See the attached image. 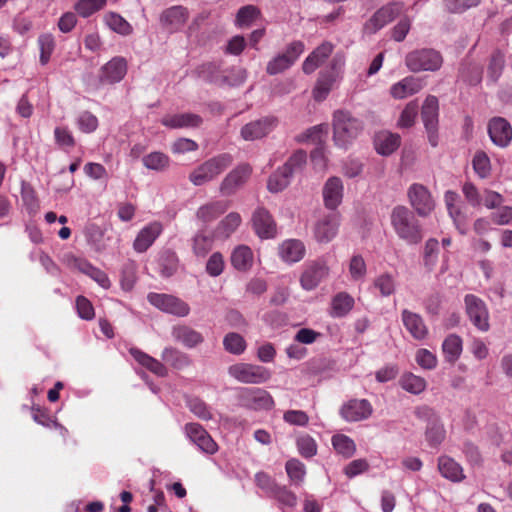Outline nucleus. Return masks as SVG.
Returning a JSON list of instances; mask_svg holds the SVG:
<instances>
[{
    "label": "nucleus",
    "instance_id": "obj_1",
    "mask_svg": "<svg viewBox=\"0 0 512 512\" xmlns=\"http://www.w3.org/2000/svg\"><path fill=\"white\" fill-rule=\"evenodd\" d=\"M392 228L399 239L408 245L419 244L424 231L416 213L404 205L395 206L390 214Z\"/></svg>",
    "mask_w": 512,
    "mask_h": 512
},
{
    "label": "nucleus",
    "instance_id": "obj_2",
    "mask_svg": "<svg viewBox=\"0 0 512 512\" xmlns=\"http://www.w3.org/2000/svg\"><path fill=\"white\" fill-rule=\"evenodd\" d=\"M363 123L346 110H337L333 115V139L338 147L346 148L362 132Z\"/></svg>",
    "mask_w": 512,
    "mask_h": 512
},
{
    "label": "nucleus",
    "instance_id": "obj_3",
    "mask_svg": "<svg viewBox=\"0 0 512 512\" xmlns=\"http://www.w3.org/2000/svg\"><path fill=\"white\" fill-rule=\"evenodd\" d=\"M232 161V156L228 153L217 155L194 169L189 175V180L195 186H201L221 174Z\"/></svg>",
    "mask_w": 512,
    "mask_h": 512
},
{
    "label": "nucleus",
    "instance_id": "obj_4",
    "mask_svg": "<svg viewBox=\"0 0 512 512\" xmlns=\"http://www.w3.org/2000/svg\"><path fill=\"white\" fill-rule=\"evenodd\" d=\"M228 374L244 384H263L270 380L272 373L261 365L236 363L228 367Z\"/></svg>",
    "mask_w": 512,
    "mask_h": 512
},
{
    "label": "nucleus",
    "instance_id": "obj_5",
    "mask_svg": "<svg viewBox=\"0 0 512 512\" xmlns=\"http://www.w3.org/2000/svg\"><path fill=\"white\" fill-rule=\"evenodd\" d=\"M237 400L240 406L254 411H269L275 405L274 399L268 391L255 387L239 388Z\"/></svg>",
    "mask_w": 512,
    "mask_h": 512
},
{
    "label": "nucleus",
    "instance_id": "obj_6",
    "mask_svg": "<svg viewBox=\"0 0 512 512\" xmlns=\"http://www.w3.org/2000/svg\"><path fill=\"white\" fill-rule=\"evenodd\" d=\"M221 66H202L204 68L200 72V77L209 82L224 84L228 86H237L244 82L246 78V70L243 66H224L223 77H214L215 73L221 72Z\"/></svg>",
    "mask_w": 512,
    "mask_h": 512
},
{
    "label": "nucleus",
    "instance_id": "obj_7",
    "mask_svg": "<svg viewBox=\"0 0 512 512\" xmlns=\"http://www.w3.org/2000/svg\"><path fill=\"white\" fill-rule=\"evenodd\" d=\"M407 196L410 205L418 216L426 217L435 208V202L430 191L422 184H412L408 188Z\"/></svg>",
    "mask_w": 512,
    "mask_h": 512
},
{
    "label": "nucleus",
    "instance_id": "obj_8",
    "mask_svg": "<svg viewBox=\"0 0 512 512\" xmlns=\"http://www.w3.org/2000/svg\"><path fill=\"white\" fill-rule=\"evenodd\" d=\"M147 299L151 305L159 310L178 317H185L190 312L189 305L173 295L149 293Z\"/></svg>",
    "mask_w": 512,
    "mask_h": 512
},
{
    "label": "nucleus",
    "instance_id": "obj_9",
    "mask_svg": "<svg viewBox=\"0 0 512 512\" xmlns=\"http://www.w3.org/2000/svg\"><path fill=\"white\" fill-rule=\"evenodd\" d=\"M404 10L402 2H391L379 10L365 23L364 31L369 34L376 33L383 28L386 24L394 20Z\"/></svg>",
    "mask_w": 512,
    "mask_h": 512
},
{
    "label": "nucleus",
    "instance_id": "obj_10",
    "mask_svg": "<svg viewBox=\"0 0 512 512\" xmlns=\"http://www.w3.org/2000/svg\"><path fill=\"white\" fill-rule=\"evenodd\" d=\"M464 302L466 313L473 325L480 331H488L490 328L489 312L484 301L473 294H467Z\"/></svg>",
    "mask_w": 512,
    "mask_h": 512
},
{
    "label": "nucleus",
    "instance_id": "obj_11",
    "mask_svg": "<svg viewBox=\"0 0 512 512\" xmlns=\"http://www.w3.org/2000/svg\"><path fill=\"white\" fill-rule=\"evenodd\" d=\"M277 125L278 119L275 116H265L245 124L240 134L245 141H255L266 137Z\"/></svg>",
    "mask_w": 512,
    "mask_h": 512
},
{
    "label": "nucleus",
    "instance_id": "obj_12",
    "mask_svg": "<svg viewBox=\"0 0 512 512\" xmlns=\"http://www.w3.org/2000/svg\"><path fill=\"white\" fill-rule=\"evenodd\" d=\"M329 274V268L324 260H315L305 264L300 277V284L304 290L315 289Z\"/></svg>",
    "mask_w": 512,
    "mask_h": 512
},
{
    "label": "nucleus",
    "instance_id": "obj_13",
    "mask_svg": "<svg viewBox=\"0 0 512 512\" xmlns=\"http://www.w3.org/2000/svg\"><path fill=\"white\" fill-rule=\"evenodd\" d=\"M373 413V407L367 399H350L342 404L340 416L346 422H359L368 419Z\"/></svg>",
    "mask_w": 512,
    "mask_h": 512
},
{
    "label": "nucleus",
    "instance_id": "obj_14",
    "mask_svg": "<svg viewBox=\"0 0 512 512\" xmlns=\"http://www.w3.org/2000/svg\"><path fill=\"white\" fill-rule=\"evenodd\" d=\"M184 431L189 440L203 453L213 455L217 452V443L200 424L187 423L184 427Z\"/></svg>",
    "mask_w": 512,
    "mask_h": 512
},
{
    "label": "nucleus",
    "instance_id": "obj_15",
    "mask_svg": "<svg viewBox=\"0 0 512 512\" xmlns=\"http://www.w3.org/2000/svg\"><path fill=\"white\" fill-rule=\"evenodd\" d=\"M340 78V66H326L325 69L320 72L313 89L314 99L317 101L326 99L329 92L333 89L334 85L339 82Z\"/></svg>",
    "mask_w": 512,
    "mask_h": 512
},
{
    "label": "nucleus",
    "instance_id": "obj_16",
    "mask_svg": "<svg viewBox=\"0 0 512 512\" xmlns=\"http://www.w3.org/2000/svg\"><path fill=\"white\" fill-rule=\"evenodd\" d=\"M252 226L257 236L261 239H271L277 234V226L272 215L263 207H259L254 211Z\"/></svg>",
    "mask_w": 512,
    "mask_h": 512
},
{
    "label": "nucleus",
    "instance_id": "obj_17",
    "mask_svg": "<svg viewBox=\"0 0 512 512\" xmlns=\"http://www.w3.org/2000/svg\"><path fill=\"white\" fill-rule=\"evenodd\" d=\"M401 321L414 340L423 341L428 337V326L420 314L408 309H403L401 312Z\"/></svg>",
    "mask_w": 512,
    "mask_h": 512
},
{
    "label": "nucleus",
    "instance_id": "obj_18",
    "mask_svg": "<svg viewBox=\"0 0 512 512\" xmlns=\"http://www.w3.org/2000/svg\"><path fill=\"white\" fill-rule=\"evenodd\" d=\"M488 134L495 145L504 148L512 141V126L505 118L494 117L488 123Z\"/></svg>",
    "mask_w": 512,
    "mask_h": 512
},
{
    "label": "nucleus",
    "instance_id": "obj_19",
    "mask_svg": "<svg viewBox=\"0 0 512 512\" xmlns=\"http://www.w3.org/2000/svg\"><path fill=\"white\" fill-rule=\"evenodd\" d=\"M339 216L332 212L319 219L314 227V236L320 243H328L338 233Z\"/></svg>",
    "mask_w": 512,
    "mask_h": 512
},
{
    "label": "nucleus",
    "instance_id": "obj_20",
    "mask_svg": "<svg viewBox=\"0 0 512 512\" xmlns=\"http://www.w3.org/2000/svg\"><path fill=\"white\" fill-rule=\"evenodd\" d=\"M251 171V167L247 164L237 166L222 181L221 193L226 196L234 194L248 180Z\"/></svg>",
    "mask_w": 512,
    "mask_h": 512
},
{
    "label": "nucleus",
    "instance_id": "obj_21",
    "mask_svg": "<svg viewBox=\"0 0 512 512\" xmlns=\"http://www.w3.org/2000/svg\"><path fill=\"white\" fill-rule=\"evenodd\" d=\"M188 10L183 6H172L160 15V22L170 32L180 30L188 19Z\"/></svg>",
    "mask_w": 512,
    "mask_h": 512
},
{
    "label": "nucleus",
    "instance_id": "obj_22",
    "mask_svg": "<svg viewBox=\"0 0 512 512\" xmlns=\"http://www.w3.org/2000/svg\"><path fill=\"white\" fill-rule=\"evenodd\" d=\"M163 227L160 222L154 221L143 227L137 234L133 248L138 253H143L155 242L162 233Z\"/></svg>",
    "mask_w": 512,
    "mask_h": 512
},
{
    "label": "nucleus",
    "instance_id": "obj_23",
    "mask_svg": "<svg viewBox=\"0 0 512 512\" xmlns=\"http://www.w3.org/2000/svg\"><path fill=\"white\" fill-rule=\"evenodd\" d=\"M400 144V135L387 130L379 131L374 138L375 149L382 156L391 155L399 148Z\"/></svg>",
    "mask_w": 512,
    "mask_h": 512
},
{
    "label": "nucleus",
    "instance_id": "obj_24",
    "mask_svg": "<svg viewBox=\"0 0 512 512\" xmlns=\"http://www.w3.org/2000/svg\"><path fill=\"white\" fill-rule=\"evenodd\" d=\"M343 184L340 178H329L323 187V199L328 209H336L342 201Z\"/></svg>",
    "mask_w": 512,
    "mask_h": 512
},
{
    "label": "nucleus",
    "instance_id": "obj_25",
    "mask_svg": "<svg viewBox=\"0 0 512 512\" xmlns=\"http://www.w3.org/2000/svg\"><path fill=\"white\" fill-rule=\"evenodd\" d=\"M438 470L445 479L459 483L465 479L462 466L453 458L443 455L438 458Z\"/></svg>",
    "mask_w": 512,
    "mask_h": 512
},
{
    "label": "nucleus",
    "instance_id": "obj_26",
    "mask_svg": "<svg viewBox=\"0 0 512 512\" xmlns=\"http://www.w3.org/2000/svg\"><path fill=\"white\" fill-rule=\"evenodd\" d=\"M161 123L172 129L194 128L202 123V118L193 113H182L174 115H166L161 119Z\"/></svg>",
    "mask_w": 512,
    "mask_h": 512
},
{
    "label": "nucleus",
    "instance_id": "obj_27",
    "mask_svg": "<svg viewBox=\"0 0 512 512\" xmlns=\"http://www.w3.org/2000/svg\"><path fill=\"white\" fill-rule=\"evenodd\" d=\"M423 86L424 83L421 79L410 76L394 84L390 89V93L395 99H404L418 93Z\"/></svg>",
    "mask_w": 512,
    "mask_h": 512
},
{
    "label": "nucleus",
    "instance_id": "obj_28",
    "mask_svg": "<svg viewBox=\"0 0 512 512\" xmlns=\"http://www.w3.org/2000/svg\"><path fill=\"white\" fill-rule=\"evenodd\" d=\"M174 339L187 348H194L204 341L203 335L186 325H177L172 329Z\"/></svg>",
    "mask_w": 512,
    "mask_h": 512
},
{
    "label": "nucleus",
    "instance_id": "obj_29",
    "mask_svg": "<svg viewBox=\"0 0 512 512\" xmlns=\"http://www.w3.org/2000/svg\"><path fill=\"white\" fill-rule=\"evenodd\" d=\"M129 353L141 366L145 367L150 372L159 377L167 376V368L159 360L153 358L138 348H130Z\"/></svg>",
    "mask_w": 512,
    "mask_h": 512
},
{
    "label": "nucleus",
    "instance_id": "obj_30",
    "mask_svg": "<svg viewBox=\"0 0 512 512\" xmlns=\"http://www.w3.org/2000/svg\"><path fill=\"white\" fill-rule=\"evenodd\" d=\"M441 348L445 361L453 365L463 352V340L459 335L451 333L445 337Z\"/></svg>",
    "mask_w": 512,
    "mask_h": 512
},
{
    "label": "nucleus",
    "instance_id": "obj_31",
    "mask_svg": "<svg viewBox=\"0 0 512 512\" xmlns=\"http://www.w3.org/2000/svg\"><path fill=\"white\" fill-rule=\"evenodd\" d=\"M230 260L236 270L241 272L248 271L253 266V251L247 245H239L232 251Z\"/></svg>",
    "mask_w": 512,
    "mask_h": 512
},
{
    "label": "nucleus",
    "instance_id": "obj_32",
    "mask_svg": "<svg viewBox=\"0 0 512 512\" xmlns=\"http://www.w3.org/2000/svg\"><path fill=\"white\" fill-rule=\"evenodd\" d=\"M279 255L286 262H298L305 255V246L300 240H286L279 247Z\"/></svg>",
    "mask_w": 512,
    "mask_h": 512
},
{
    "label": "nucleus",
    "instance_id": "obj_33",
    "mask_svg": "<svg viewBox=\"0 0 512 512\" xmlns=\"http://www.w3.org/2000/svg\"><path fill=\"white\" fill-rule=\"evenodd\" d=\"M228 208L229 203L227 201H213L199 207V209L196 212V216L202 222L209 223L218 218L223 213H225L228 210Z\"/></svg>",
    "mask_w": 512,
    "mask_h": 512
},
{
    "label": "nucleus",
    "instance_id": "obj_34",
    "mask_svg": "<svg viewBox=\"0 0 512 512\" xmlns=\"http://www.w3.org/2000/svg\"><path fill=\"white\" fill-rule=\"evenodd\" d=\"M354 307V299L347 292L337 293L331 301L330 315L334 318L346 316Z\"/></svg>",
    "mask_w": 512,
    "mask_h": 512
},
{
    "label": "nucleus",
    "instance_id": "obj_35",
    "mask_svg": "<svg viewBox=\"0 0 512 512\" xmlns=\"http://www.w3.org/2000/svg\"><path fill=\"white\" fill-rule=\"evenodd\" d=\"M439 104L435 96H428L422 106L421 118L425 128L438 127Z\"/></svg>",
    "mask_w": 512,
    "mask_h": 512
},
{
    "label": "nucleus",
    "instance_id": "obj_36",
    "mask_svg": "<svg viewBox=\"0 0 512 512\" xmlns=\"http://www.w3.org/2000/svg\"><path fill=\"white\" fill-rule=\"evenodd\" d=\"M442 62L443 58L437 50L423 48L411 52L407 56L406 64H441Z\"/></svg>",
    "mask_w": 512,
    "mask_h": 512
},
{
    "label": "nucleus",
    "instance_id": "obj_37",
    "mask_svg": "<svg viewBox=\"0 0 512 512\" xmlns=\"http://www.w3.org/2000/svg\"><path fill=\"white\" fill-rule=\"evenodd\" d=\"M399 385L408 393L419 395L425 391L427 382L421 376L415 375L411 372H405L399 379Z\"/></svg>",
    "mask_w": 512,
    "mask_h": 512
},
{
    "label": "nucleus",
    "instance_id": "obj_38",
    "mask_svg": "<svg viewBox=\"0 0 512 512\" xmlns=\"http://www.w3.org/2000/svg\"><path fill=\"white\" fill-rule=\"evenodd\" d=\"M161 358L164 362L179 370L189 366L191 363L186 353L173 347L165 348L162 351Z\"/></svg>",
    "mask_w": 512,
    "mask_h": 512
},
{
    "label": "nucleus",
    "instance_id": "obj_39",
    "mask_svg": "<svg viewBox=\"0 0 512 512\" xmlns=\"http://www.w3.org/2000/svg\"><path fill=\"white\" fill-rule=\"evenodd\" d=\"M304 49L305 46L302 41H293L275 57L274 62L275 64H293L304 52Z\"/></svg>",
    "mask_w": 512,
    "mask_h": 512
},
{
    "label": "nucleus",
    "instance_id": "obj_40",
    "mask_svg": "<svg viewBox=\"0 0 512 512\" xmlns=\"http://www.w3.org/2000/svg\"><path fill=\"white\" fill-rule=\"evenodd\" d=\"M260 17L261 11L257 6L245 5L238 10L234 24L238 28H247Z\"/></svg>",
    "mask_w": 512,
    "mask_h": 512
},
{
    "label": "nucleus",
    "instance_id": "obj_41",
    "mask_svg": "<svg viewBox=\"0 0 512 512\" xmlns=\"http://www.w3.org/2000/svg\"><path fill=\"white\" fill-rule=\"evenodd\" d=\"M241 216L237 212L229 213L216 227V235L222 238H228L241 224Z\"/></svg>",
    "mask_w": 512,
    "mask_h": 512
},
{
    "label": "nucleus",
    "instance_id": "obj_42",
    "mask_svg": "<svg viewBox=\"0 0 512 512\" xmlns=\"http://www.w3.org/2000/svg\"><path fill=\"white\" fill-rule=\"evenodd\" d=\"M307 163V153L298 149L292 153V155L287 159L282 168L286 171V173L290 174L292 177L294 174L302 172Z\"/></svg>",
    "mask_w": 512,
    "mask_h": 512
},
{
    "label": "nucleus",
    "instance_id": "obj_43",
    "mask_svg": "<svg viewBox=\"0 0 512 512\" xmlns=\"http://www.w3.org/2000/svg\"><path fill=\"white\" fill-rule=\"evenodd\" d=\"M127 73L126 66H101L99 69V82L113 84L119 82Z\"/></svg>",
    "mask_w": 512,
    "mask_h": 512
},
{
    "label": "nucleus",
    "instance_id": "obj_44",
    "mask_svg": "<svg viewBox=\"0 0 512 512\" xmlns=\"http://www.w3.org/2000/svg\"><path fill=\"white\" fill-rule=\"evenodd\" d=\"M332 445L336 452L345 458L352 457L356 451L354 441L344 434L334 435L332 437Z\"/></svg>",
    "mask_w": 512,
    "mask_h": 512
},
{
    "label": "nucleus",
    "instance_id": "obj_45",
    "mask_svg": "<svg viewBox=\"0 0 512 512\" xmlns=\"http://www.w3.org/2000/svg\"><path fill=\"white\" fill-rule=\"evenodd\" d=\"M292 176L280 167L268 179L267 188L270 192H280L290 183Z\"/></svg>",
    "mask_w": 512,
    "mask_h": 512
},
{
    "label": "nucleus",
    "instance_id": "obj_46",
    "mask_svg": "<svg viewBox=\"0 0 512 512\" xmlns=\"http://www.w3.org/2000/svg\"><path fill=\"white\" fill-rule=\"evenodd\" d=\"M373 286L379 291L382 297H389L396 291L395 278L389 273L378 275L373 281Z\"/></svg>",
    "mask_w": 512,
    "mask_h": 512
},
{
    "label": "nucleus",
    "instance_id": "obj_47",
    "mask_svg": "<svg viewBox=\"0 0 512 512\" xmlns=\"http://www.w3.org/2000/svg\"><path fill=\"white\" fill-rule=\"evenodd\" d=\"M446 431L441 420L438 419L427 425L425 437L430 446H439L445 439Z\"/></svg>",
    "mask_w": 512,
    "mask_h": 512
},
{
    "label": "nucleus",
    "instance_id": "obj_48",
    "mask_svg": "<svg viewBox=\"0 0 512 512\" xmlns=\"http://www.w3.org/2000/svg\"><path fill=\"white\" fill-rule=\"evenodd\" d=\"M142 162L149 170L163 171L168 168L170 159L162 152H152L144 156Z\"/></svg>",
    "mask_w": 512,
    "mask_h": 512
},
{
    "label": "nucleus",
    "instance_id": "obj_49",
    "mask_svg": "<svg viewBox=\"0 0 512 512\" xmlns=\"http://www.w3.org/2000/svg\"><path fill=\"white\" fill-rule=\"evenodd\" d=\"M327 133V127L324 125H316L308 128L306 131L298 134L295 140L298 143H314L320 144L323 141L324 134Z\"/></svg>",
    "mask_w": 512,
    "mask_h": 512
},
{
    "label": "nucleus",
    "instance_id": "obj_50",
    "mask_svg": "<svg viewBox=\"0 0 512 512\" xmlns=\"http://www.w3.org/2000/svg\"><path fill=\"white\" fill-rule=\"evenodd\" d=\"M224 349L234 355L242 354L246 349L245 339L238 333L230 332L223 339Z\"/></svg>",
    "mask_w": 512,
    "mask_h": 512
},
{
    "label": "nucleus",
    "instance_id": "obj_51",
    "mask_svg": "<svg viewBox=\"0 0 512 512\" xmlns=\"http://www.w3.org/2000/svg\"><path fill=\"white\" fill-rule=\"evenodd\" d=\"M285 469L291 482L296 486L301 485L306 475L305 465L297 459H290L286 462Z\"/></svg>",
    "mask_w": 512,
    "mask_h": 512
},
{
    "label": "nucleus",
    "instance_id": "obj_52",
    "mask_svg": "<svg viewBox=\"0 0 512 512\" xmlns=\"http://www.w3.org/2000/svg\"><path fill=\"white\" fill-rule=\"evenodd\" d=\"M193 252L198 257H204L213 247V238L204 232H198L192 240Z\"/></svg>",
    "mask_w": 512,
    "mask_h": 512
},
{
    "label": "nucleus",
    "instance_id": "obj_53",
    "mask_svg": "<svg viewBox=\"0 0 512 512\" xmlns=\"http://www.w3.org/2000/svg\"><path fill=\"white\" fill-rule=\"evenodd\" d=\"M270 497L276 499L282 509L293 508L297 504L296 495L286 486L277 485Z\"/></svg>",
    "mask_w": 512,
    "mask_h": 512
},
{
    "label": "nucleus",
    "instance_id": "obj_54",
    "mask_svg": "<svg viewBox=\"0 0 512 512\" xmlns=\"http://www.w3.org/2000/svg\"><path fill=\"white\" fill-rule=\"evenodd\" d=\"M439 254V242L435 238H430L426 241L423 253V262L426 268L432 270L437 261Z\"/></svg>",
    "mask_w": 512,
    "mask_h": 512
},
{
    "label": "nucleus",
    "instance_id": "obj_55",
    "mask_svg": "<svg viewBox=\"0 0 512 512\" xmlns=\"http://www.w3.org/2000/svg\"><path fill=\"white\" fill-rule=\"evenodd\" d=\"M332 52L333 45L330 42H323L309 54L303 64H321L329 58Z\"/></svg>",
    "mask_w": 512,
    "mask_h": 512
},
{
    "label": "nucleus",
    "instance_id": "obj_56",
    "mask_svg": "<svg viewBox=\"0 0 512 512\" xmlns=\"http://www.w3.org/2000/svg\"><path fill=\"white\" fill-rule=\"evenodd\" d=\"M38 46L40 50V61L42 64L49 62L55 49V39L52 34L44 33L38 37Z\"/></svg>",
    "mask_w": 512,
    "mask_h": 512
},
{
    "label": "nucleus",
    "instance_id": "obj_57",
    "mask_svg": "<svg viewBox=\"0 0 512 512\" xmlns=\"http://www.w3.org/2000/svg\"><path fill=\"white\" fill-rule=\"evenodd\" d=\"M105 23L113 31L122 34L129 35L132 33V26L119 14L109 13L105 16Z\"/></svg>",
    "mask_w": 512,
    "mask_h": 512
},
{
    "label": "nucleus",
    "instance_id": "obj_58",
    "mask_svg": "<svg viewBox=\"0 0 512 512\" xmlns=\"http://www.w3.org/2000/svg\"><path fill=\"white\" fill-rule=\"evenodd\" d=\"M418 115V104L415 101L409 102L402 110L397 122L400 128H410L414 125Z\"/></svg>",
    "mask_w": 512,
    "mask_h": 512
},
{
    "label": "nucleus",
    "instance_id": "obj_59",
    "mask_svg": "<svg viewBox=\"0 0 512 512\" xmlns=\"http://www.w3.org/2000/svg\"><path fill=\"white\" fill-rule=\"evenodd\" d=\"M32 418L33 420L46 428H56L65 430L64 427L57 422V420L49 415L46 410H43L39 407L32 408Z\"/></svg>",
    "mask_w": 512,
    "mask_h": 512
},
{
    "label": "nucleus",
    "instance_id": "obj_60",
    "mask_svg": "<svg viewBox=\"0 0 512 512\" xmlns=\"http://www.w3.org/2000/svg\"><path fill=\"white\" fill-rule=\"evenodd\" d=\"M105 4L106 0H78L75 4V10L82 17H89L103 8Z\"/></svg>",
    "mask_w": 512,
    "mask_h": 512
},
{
    "label": "nucleus",
    "instance_id": "obj_61",
    "mask_svg": "<svg viewBox=\"0 0 512 512\" xmlns=\"http://www.w3.org/2000/svg\"><path fill=\"white\" fill-rule=\"evenodd\" d=\"M473 169L480 178H486L491 172L490 159L484 152H477L474 155Z\"/></svg>",
    "mask_w": 512,
    "mask_h": 512
},
{
    "label": "nucleus",
    "instance_id": "obj_62",
    "mask_svg": "<svg viewBox=\"0 0 512 512\" xmlns=\"http://www.w3.org/2000/svg\"><path fill=\"white\" fill-rule=\"evenodd\" d=\"M415 360L417 364L425 370H433L436 368L438 364L437 357L434 353L429 351L428 349L421 348L418 349L415 355Z\"/></svg>",
    "mask_w": 512,
    "mask_h": 512
},
{
    "label": "nucleus",
    "instance_id": "obj_63",
    "mask_svg": "<svg viewBox=\"0 0 512 512\" xmlns=\"http://www.w3.org/2000/svg\"><path fill=\"white\" fill-rule=\"evenodd\" d=\"M189 410L199 419L208 421L212 418V413L207 404L199 398H191L187 402Z\"/></svg>",
    "mask_w": 512,
    "mask_h": 512
},
{
    "label": "nucleus",
    "instance_id": "obj_64",
    "mask_svg": "<svg viewBox=\"0 0 512 512\" xmlns=\"http://www.w3.org/2000/svg\"><path fill=\"white\" fill-rule=\"evenodd\" d=\"M77 126L84 133H92L98 127V119L89 111H84L77 118Z\"/></svg>",
    "mask_w": 512,
    "mask_h": 512
}]
</instances>
